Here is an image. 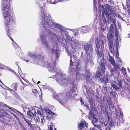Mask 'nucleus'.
Segmentation results:
<instances>
[{"mask_svg":"<svg viewBox=\"0 0 130 130\" xmlns=\"http://www.w3.org/2000/svg\"><path fill=\"white\" fill-rule=\"evenodd\" d=\"M66 52L67 53L68 55L70 56V58H71L70 60V67L69 68L70 70L69 73L70 76L69 78L67 77L66 74L63 72H61V70L59 68L57 70H55V67L56 66V63L54 61L51 62H48L46 63L44 61H40L39 62H36L38 60L37 58L33 59L32 61H34V62L35 63H39L42 67H47L48 71L50 72H54L55 74L53 76V78L56 80L57 82L59 84H60L62 86H65L68 85L69 84H70L72 85V89L67 94V96L69 98H72L74 96L75 94V91L76 89V84L74 83V81L76 78H83L85 77V75H82L80 73V67L79 65L78 64L76 66V69L74 70V68L71 67L73 66L72 60L73 59L76 60L77 58L75 55V51L74 49L72 48L71 51H69L67 49Z\"/></svg>","mask_w":130,"mask_h":130,"instance_id":"nucleus-1","label":"nucleus"},{"mask_svg":"<svg viewBox=\"0 0 130 130\" xmlns=\"http://www.w3.org/2000/svg\"><path fill=\"white\" fill-rule=\"evenodd\" d=\"M45 31L41 33L40 38L42 44L45 45L46 48L49 53H51L55 55L56 58H59V51L57 49V44L56 41L58 38L56 34L53 33L48 29L44 27Z\"/></svg>","mask_w":130,"mask_h":130,"instance_id":"nucleus-2","label":"nucleus"},{"mask_svg":"<svg viewBox=\"0 0 130 130\" xmlns=\"http://www.w3.org/2000/svg\"><path fill=\"white\" fill-rule=\"evenodd\" d=\"M117 26L118 28L120 29L121 27V25H117ZM115 34L117 40L115 51L116 53L117 52L118 53V55H116V57L117 58L118 61L119 60L121 61L120 60L119 58V54L118 52L119 43L120 42V36L119 34L118 28L116 25H110L109 27V31L107 35V39L108 42L109 51L113 54L114 53L115 54V53L113 47V36Z\"/></svg>","mask_w":130,"mask_h":130,"instance_id":"nucleus-3","label":"nucleus"},{"mask_svg":"<svg viewBox=\"0 0 130 130\" xmlns=\"http://www.w3.org/2000/svg\"><path fill=\"white\" fill-rule=\"evenodd\" d=\"M107 6L105 7V9L102 12L103 21V24H105L106 22V18L104 17V13L106 15L108 22L112 23L113 24H116V19L115 17H118L122 19V18L118 14L115 12V9L110 5L106 4Z\"/></svg>","mask_w":130,"mask_h":130,"instance_id":"nucleus-4","label":"nucleus"},{"mask_svg":"<svg viewBox=\"0 0 130 130\" xmlns=\"http://www.w3.org/2000/svg\"><path fill=\"white\" fill-rule=\"evenodd\" d=\"M101 38H97L96 39L95 41L96 48L95 52L96 54L98 56V60L101 58L102 61L104 60V55L103 52L101 51V48L100 45V42L101 41L103 45L105 44L106 42L105 39V37L101 35Z\"/></svg>","mask_w":130,"mask_h":130,"instance_id":"nucleus-5","label":"nucleus"},{"mask_svg":"<svg viewBox=\"0 0 130 130\" xmlns=\"http://www.w3.org/2000/svg\"><path fill=\"white\" fill-rule=\"evenodd\" d=\"M11 0H3V6L4 7L3 10L4 17L6 19L8 17L12 10L10 7V3Z\"/></svg>","mask_w":130,"mask_h":130,"instance_id":"nucleus-6","label":"nucleus"},{"mask_svg":"<svg viewBox=\"0 0 130 130\" xmlns=\"http://www.w3.org/2000/svg\"><path fill=\"white\" fill-rule=\"evenodd\" d=\"M104 60V59L103 61H102L101 58L99 60L98 59V60L100 61V65L99 67L100 71H99L97 72L96 75H95V77L96 79H97L98 78H101L100 77L102 75V73H104L105 72V62Z\"/></svg>","mask_w":130,"mask_h":130,"instance_id":"nucleus-7","label":"nucleus"},{"mask_svg":"<svg viewBox=\"0 0 130 130\" xmlns=\"http://www.w3.org/2000/svg\"><path fill=\"white\" fill-rule=\"evenodd\" d=\"M53 97L57 99L62 105H63L67 101L68 98L65 97L64 95L61 93L58 94L57 95L54 94Z\"/></svg>","mask_w":130,"mask_h":130,"instance_id":"nucleus-8","label":"nucleus"},{"mask_svg":"<svg viewBox=\"0 0 130 130\" xmlns=\"http://www.w3.org/2000/svg\"><path fill=\"white\" fill-rule=\"evenodd\" d=\"M121 80V79L118 80L116 82L113 81L111 83V85L114 90L119 89L122 87Z\"/></svg>","mask_w":130,"mask_h":130,"instance_id":"nucleus-9","label":"nucleus"},{"mask_svg":"<svg viewBox=\"0 0 130 130\" xmlns=\"http://www.w3.org/2000/svg\"><path fill=\"white\" fill-rule=\"evenodd\" d=\"M84 49L87 55H90L93 51L91 46L89 44L86 43L84 45Z\"/></svg>","mask_w":130,"mask_h":130,"instance_id":"nucleus-10","label":"nucleus"},{"mask_svg":"<svg viewBox=\"0 0 130 130\" xmlns=\"http://www.w3.org/2000/svg\"><path fill=\"white\" fill-rule=\"evenodd\" d=\"M108 55L109 56V60L111 63L114 66V69L116 70L120 69L119 63L118 62L116 63H115V60L113 57L110 56V55L109 54H108Z\"/></svg>","mask_w":130,"mask_h":130,"instance_id":"nucleus-11","label":"nucleus"},{"mask_svg":"<svg viewBox=\"0 0 130 130\" xmlns=\"http://www.w3.org/2000/svg\"><path fill=\"white\" fill-rule=\"evenodd\" d=\"M88 124L83 120H82L79 124L78 126L79 130H87Z\"/></svg>","mask_w":130,"mask_h":130,"instance_id":"nucleus-12","label":"nucleus"},{"mask_svg":"<svg viewBox=\"0 0 130 130\" xmlns=\"http://www.w3.org/2000/svg\"><path fill=\"white\" fill-rule=\"evenodd\" d=\"M44 111L47 114L46 118L48 120H50L52 118L53 116L56 115L54 113L52 112L48 109L45 108Z\"/></svg>","mask_w":130,"mask_h":130,"instance_id":"nucleus-13","label":"nucleus"},{"mask_svg":"<svg viewBox=\"0 0 130 130\" xmlns=\"http://www.w3.org/2000/svg\"><path fill=\"white\" fill-rule=\"evenodd\" d=\"M42 24H58L54 23L53 21L48 20L46 17H42V20L41 22Z\"/></svg>","mask_w":130,"mask_h":130,"instance_id":"nucleus-14","label":"nucleus"},{"mask_svg":"<svg viewBox=\"0 0 130 130\" xmlns=\"http://www.w3.org/2000/svg\"><path fill=\"white\" fill-rule=\"evenodd\" d=\"M38 108L35 106H33L32 108H30L29 111L27 113V114L31 116V113L32 116H35L36 113V110Z\"/></svg>","mask_w":130,"mask_h":130,"instance_id":"nucleus-15","label":"nucleus"},{"mask_svg":"<svg viewBox=\"0 0 130 130\" xmlns=\"http://www.w3.org/2000/svg\"><path fill=\"white\" fill-rule=\"evenodd\" d=\"M9 25H6V29L7 31V35L9 37L10 39L11 40L12 42L14 41L13 40L11 37H10V36L12 34L13 30L10 29V28L9 26Z\"/></svg>","mask_w":130,"mask_h":130,"instance_id":"nucleus-16","label":"nucleus"},{"mask_svg":"<svg viewBox=\"0 0 130 130\" xmlns=\"http://www.w3.org/2000/svg\"><path fill=\"white\" fill-rule=\"evenodd\" d=\"M108 125L109 127H116L117 126V125H116V121L112 119H109Z\"/></svg>","mask_w":130,"mask_h":130,"instance_id":"nucleus-17","label":"nucleus"},{"mask_svg":"<svg viewBox=\"0 0 130 130\" xmlns=\"http://www.w3.org/2000/svg\"><path fill=\"white\" fill-rule=\"evenodd\" d=\"M89 70H87L86 71L87 74V75L86 77V80L87 82H89V83H92L93 82V80H92L91 78V74L89 72Z\"/></svg>","mask_w":130,"mask_h":130,"instance_id":"nucleus-18","label":"nucleus"},{"mask_svg":"<svg viewBox=\"0 0 130 130\" xmlns=\"http://www.w3.org/2000/svg\"><path fill=\"white\" fill-rule=\"evenodd\" d=\"M96 116L95 115H93V119L92 122L94 127H97L99 125L98 124V122Z\"/></svg>","mask_w":130,"mask_h":130,"instance_id":"nucleus-19","label":"nucleus"},{"mask_svg":"<svg viewBox=\"0 0 130 130\" xmlns=\"http://www.w3.org/2000/svg\"><path fill=\"white\" fill-rule=\"evenodd\" d=\"M57 0H48V2L51 4H55L58 3V1ZM43 3V6H45L47 2L48 3V0H42Z\"/></svg>","mask_w":130,"mask_h":130,"instance_id":"nucleus-20","label":"nucleus"},{"mask_svg":"<svg viewBox=\"0 0 130 130\" xmlns=\"http://www.w3.org/2000/svg\"><path fill=\"white\" fill-rule=\"evenodd\" d=\"M38 114L39 115L38 116H39L41 118V123H42L43 122L45 121V120L44 119L45 116L43 113H41V111L39 110H38L37 111Z\"/></svg>","mask_w":130,"mask_h":130,"instance_id":"nucleus-21","label":"nucleus"},{"mask_svg":"<svg viewBox=\"0 0 130 130\" xmlns=\"http://www.w3.org/2000/svg\"><path fill=\"white\" fill-rule=\"evenodd\" d=\"M115 110L116 115L117 118L120 116H122V112L120 110L118 107L116 108Z\"/></svg>","mask_w":130,"mask_h":130,"instance_id":"nucleus-22","label":"nucleus"},{"mask_svg":"<svg viewBox=\"0 0 130 130\" xmlns=\"http://www.w3.org/2000/svg\"><path fill=\"white\" fill-rule=\"evenodd\" d=\"M87 26H83L81 27V29L83 33H85L88 31V29H87Z\"/></svg>","mask_w":130,"mask_h":130,"instance_id":"nucleus-23","label":"nucleus"},{"mask_svg":"<svg viewBox=\"0 0 130 130\" xmlns=\"http://www.w3.org/2000/svg\"><path fill=\"white\" fill-rule=\"evenodd\" d=\"M55 27L56 28L60 29V31L61 33L62 32L65 31L64 28L63 27L62 28L61 25H56Z\"/></svg>","mask_w":130,"mask_h":130,"instance_id":"nucleus-24","label":"nucleus"},{"mask_svg":"<svg viewBox=\"0 0 130 130\" xmlns=\"http://www.w3.org/2000/svg\"><path fill=\"white\" fill-rule=\"evenodd\" d=\"M118 69L119 70V69H117V70H116L115 69H111L110 72H111V74L112 75H113L114 74H114V73L115 72L117 73V74H118V75L119 74V72H118Z\"/></svg>","mask_w":130,"mask_h":130,"instance_id":"nucleus-25","label":"nucleus"},{"mask_svg":"<svg viewBox=\"0 0 130 130\" xmlns=\"http://www.w3.org/2000/svg\"><path fill=\"white\" fill-rule=\"evenodd\" d=\"M92 109H93L92 108L90 110V114H89L88 116V118L90 120L92 118L93 119V115L94 114V113H93V111L92 110Z\"/></svg>","mask_w":130,"mask_h":130,"instance_id":"nucleus-26","label":"nucleus"},{"mask_svg":"<svg viewBox=\"0 0 130 130\" xmlns=\"http://www.w3.org/2000/svg\"><path fill=\"white\" fill-rule=\"evenodd\" d=\"M90 55H88L87 56V58L85 60V63L86 65L87 63L89 62L90 60Z\"/></svg>","mask_w":130,"mask_h":130,"instance_id":"nucleus-27","label":"nucleus"},{"mask_svg":"<svg viewBox=\"0 0 130 130\" xmlns=\"http://www.w3.org/2000/svg\"><path fill=\"white\" fill-rule=\"evenodd\" d=\"M121 71L123 74L124 75H126L127 73L126 72V70L125 68L122 67L121 69Z\"/></svg>","mask_w":130,"mask_h":130,"instance_id":"nucleus-28","label":"nucleus"},{"mask_svg":"<svg viewBox=\"0 0 130 130\" xmlns=\"http://www.w3.org/2000/svg\"><path fill=\"white\" fill-rule=\"evenodd\" d=\"M12 44L15 49L18 48L19 49H20V48L19 47V46L15 41H13L12 42Z\"/></svg>","mask_w":130,"mask_h":130,"instance_id":"nucleus-29","label":"nucleus"},{"mask_svg":"<svg viewBox=\"0 0 130 130\" xmlns=\"http://www.w3.org/2000/svg\"><path fill=\"white\" fill-rule=\"evenodd\" d=\"M123 119L122 118H120L117 121V125H118L119 126L120 124L123 123Z\"/></svg>","mask_w":130,"mask_h":130,"instance_id":"nucleus-30","label":"nucleus"},{"mask_svg":"<svg viewBox=\"0 0 130 130\" xmlns=\"http://www.w3.org/2000/svg\"><path fill=\"white\" fill-rule=\"evenodd\" d=\"M101 26L102 31H104L106 29L107 25H101Z\"/></svg>","mask_w":130,"mask_h":130,"instance_id":"nucleus-31","label":"nucleus"},{"mask_svg":"<svg viewBox=\"0 0 130 130\" xmlns=\"http://www.w3.org/2000/svg\"><path fill=\"white\" fill-rule=\"evenodd\" d=\"M102 81L104 83H107L108 79L107 78H102Z\"/></svg>","mask_w":130,"mask_h":130,"instance_id":"nucleus-32","label":"nucleus"},{"mask_svg":"<svg viewBox=\"0 0 130 130\" xmlns=\"http://www.w3.org/2000/svg\"><path fill=\"white\" fill-rule=\"evenodd\" d=\"M45 12L44 9H43V10H42L41 11V13L43 14V17H46V14Z\"/></svg>","mask_w":130,"mask_h":130,"instance_id":"nucleus-33","label":"nucleus"},{"mask_svg":"<svg viewBox=\"0 0 130 130\" xmlns=\"http://www.w3.org/2000/svg\"><path fill=\"white\" fill-rule=\"evenodd\" d=\"M39 116H38L35 119V121L36 122H37L38 123L40 122V118Z\"/></svg>","mask_w":130,"mask_h":130,"instance_id":"nucleus-34","label":"nucleus"},{"mask_svg":"<svg viewBox=\"0 0 130 130\" xmlns=\"http://www.w3.org/2000/svg\"><path fill=\"white\" fill-rule=\"evenodd\" d=\"M28 55L31 58H34L35 57V56L32 53L30 52H29L28 53Z\"/></svg>","mask_w":130,"mask_h":130,"instance_id":"nucleus-35","label":"nucleus"},{"mask_svg":"<svg viewBox=\"0 0 130 130\" xmlns=\"http://www.w3.org/2000/svg\"><path fill=\"white\" fill-rule=\"evenodd\" d=\"M12 86L14 87V89L16 91L17 88V85L16 84H13L12 85Z\"/></svg>","mask_w":130,"mask_h":130,"instance_id":"nucleus-36","label":"nucleus"},{"mask_svg":"<svg viewBox=\"0 0 130 130\" xmlns=\"http://www.w3.org/2000/svg\"><path fill=\"white\" fill-rule=\"evenodd\" d=\"M11 18H9L6 21V24H8L10 21Z\"/></svg>","mask_w":130,"mask_h":130,"instance_id":"nucleus-37","label":"nucleus"},{"mask_svg":"<svg viewBox=\"0 0 130 130\" xmlns=\"http://www.w3.org/2000/svg\"><path fill=\"white\" fill-rule=\"evenodd\" d=\"M126 3L127 5L130 7V0H126Z\"/></svg>","mask_w":130,"mask_h":130,"instance_id":"nucleus-38","label":"nucleus"},{"mask_svg":"<svg viewBox=\"0 0 130 130\" xmlns=\"http://www.w3.org/2000/svg\"><path fill=\"white\" fill-rule=\"evenodd\" d=\"M108 2L110 3L111 5H114V2L113 1V0H109Z\"/></svg>","mask_w":130,"mask_h":130,"instance_id":"nucleus-39","label":"nucleus"},{"mask_svg":"<svg viewBox=\"0 0 130 130\" xmlns=\"http://www.w3.org/2000/svg\"><path fill=\"white\" fill-rule=\"evenodd\" d=\"M0 106H6V105L3 103L0 102Z\"/></svg>","mask_w":130,"mask_h":130,"instance_id":"nucleus-40","label":"nucleus"},{"mask_svg":"<svg viewBox=\"0 0 130 130\" xmlns=\"http://www.w3.org/2000/svg\"><path fill=\"white\" fill-rule=\"evenodd\" d=\"M48 130H53V127L51 125H49L48 127Z\"/></svg>","mask_w":130,"mask_h":130,"instance_id":"nucleus-41","label":"nucleus"},{"mask_svg":"<svg viewBox=\"0 0 130 130\" xmlns=\"http://www.w3.org/2000/svg\"><path fill=\"white\" fill-rule=\"evenodd\" d=\"M107 102L108 104L111 103V101L110 98H108L107 99Z\"/></svg>","mask_w":130,"mask_h":130,"instance_id":"nucleus-42","label":"nucleus"},{"mask_svg":"<svg viewBox=\"0 0 130 130\" xmlns=\"http://www.w3.org/2000/svg\"><path fill=\"white\" fill-rule=\"evenodd\" d=\"M32 92L33 93L35 94H36L38 93L37 90L36 89H34L33 90Z\"/></svg>","mask_w":130,"mask_h":130,"instance_id":"nucleus-43","label":"nucleus"},{"mask_svg":"<svg viewBox=\"0 0 130 130\" xmlns=\"http://www.w3.org/2000/svg\"><path fill=\"white\" fill-rule=\"evenodd\" d=\"M20 125L22 130H26V128L24 127L22 124H21Z\"/></svg>","mask_w":130,"mask_h":130,"instance_id":"nucleus-44","label":"nucleus"},{"mask_svg":"<svg viewBox=\"0 0 130 130\" xmlns=\"http://www.w3.org/2000/svg\"><path fill=\"white\" fill-rule=\"evenodd\" d=\"M5 66L3 64H1L0 63V68L1 69H3L4 68V67Z\"/></svg>","mask_w":130,"mask_h":130,"instance_id":"nucleus-45","label":"nucleus"},{"mask_svg":"<svg viewBox=\"0 0 130 130\" xmlns=\"http://www.w3.org/2000/svg\"><path fill=\"white\" fill-rule=\"evenodd\" d=\"M74 47L76 46H77L79 44L78 42H74Z\"/></svg>","mask_w":130,"mask_h":130,"instance_id":"nucleus-46","label":"nucleus"},{"mask_svg":"<svg viewBox=\"0 0 130 130\" xmlns=\"http://www.w3.org/2000/svg\"><path fill=\"white\" fill-rule=\"evenodd\" d=\"M110 109L112 108L113 107V106L111 103L108 104Z\"/></svg>","mask_w":130,"mask_h":130,"instance_id":"nucleus-47","label":"nucleus"},{"mask_svg":"<svg viewBox=\"0 0 130 130\" xmlns=\"http://www.w3.org/2000/svg\"><path fill=\"white\" fill-rule=\"evenodd\" d=\"M80 101L81 103V105H83L84 104L83 100L82 98L80 99Z\"/></svg>","mask_w":130,"mask_h":130,"instance_id":"nucleus-48","label":"nucleus"},{"mask_svg":"<svg viewBox=\"0 0 130 130\" xmlns=\"http://www.w3.org/2000/svg\"><path fill=\"white\" fill-rule=\"evenodd\" d=\"M128 94L126 93L127 94V95L128 96V97L130 99V91H129L128 92Z\"/></svg>","mask_w":130,"mask_h":130,"instance_id":"nucleus-49","label":"nucleus"},{"mask_svg":"<svg viewBox=\"0 0 130 130\" xmlns=\"http://www.w3.org/2000/svg\"><path fill=\"white\" fill-rule=\"evenodd\" d=\"M26 122L30 126L31 125V123L29 122L28 121L26 120Z\"/></svg>","mask_w":130,"mask_h":130,"instance_id":"nucleus-50","label":"nucleus"},{"mask_svg":"<svg viewBox=\"0 0 130 130\" xmlns=\"http://www.w3.org/2000/svg\"><path fill=\"white\" fill-rule=\"evenodd\" d=\"M90 63L91 65H93L94 64V63L93 61L92 60H90Z\"/></svg>","mask_w":130,"mask_h":130,"instance_id":"nucleus-51","label":"nucleus"},{"mask_svg":"<svg viewBox=\"0 0 130 130\" xmlns=\"http://www.w3.org/2000/svg\"><path fill=\"white\" fill-rule=\"evenodd\" d=\"M43 88L44 89H47L48 88V87L46 86H44V87H43Z\"/></svg>","mask_w":130,"mask_h":130,"instance_id":"nucleus-52","label":"nucleus"},{"mask_svg":"<svg viewBox=\"0 0 130 130\" xmlns=\"http://www.w3.org/2000/svg\"><path fill=\"white\" fill-rule=\"evenodd\" d=\"M84 106H85L87 108H89V106L87 104H85L84 105Z\"/></svg>","mask_w":130,"mask_h":130,"instance_id":"nucleus-53","label":"nucleus"},{"mask_svg":"<svg viewBox=\"0 0 130 130\" xmlns=\"http://www.w3.org/2000/svg\"><path fill=\"white\" fill-rule=\"evenodd\" d=\"M13 115L14 117V118H16V119L17 120H19L18 118L15 115H14L13 114Z\"/></svg>","mask_w":130,"mask_h":130,"instance_id":"nucleus-54","label":"nucleus"},{"mask_svg":"<svg viewBox=\"0 0 130 130\" xmlns=\"http://www.w3.org/2000/svg\"><path fill=\"white\" fill-rule=\"evenodd\" d=\"M127 12H128V14L129 15H130V10H127Z\"/></svg>","mask_w":130,"mask_h":130,"instance_id":"nucleus-55","label":"nucleus"},{"mask_svg":"<svg viewBox=\"0 0 130 130\" xmlns=\"http://www.w3.org/2000/svg\"><path fill=\"white\" fill-rule=\"evenodd\" d=\"M78 34V32H75L74 34V35L75 36L77 35Z\"/></svg>","mask_w":130,"mask_h":130,"instance_id":"nucleus-56","label":"nucleus"},{"mask_svg":"<svg viewBox=\"0 0 130 130\" xmlns=\"http://www.w3.org/2000/svg\"><path fill=\"white\" fill-rule=\"evenodd\" d=\"M64 0H58V2H62L63 1H64Z\"/></svg>","mask_w":130,"mask_h":130,"instance_id":"nucleus-57","label":"nucleus"},{"mask_svg":"<svg viewBox=\"0 0 130 130\" xmlns=\"http://www.w3.org/2000/svg\"><path fill=\"white\" fill-rule=\"evenodd\" d=\"M10 109H11V110H13V111L15 112L14 110H15V109H13V108H9Z\"/></svg>","mask_w":130,"mask_h":130,"instance_id":"nucleus-58","label":"nucleus"},{"mask_svg":"<svg viewBox=\"0 0 130 130\" xmlns=\"http://www.w3.org/2000/svg\"><path fill=\"white\" fill-rule=\"evenodd\" d=\"M17 111L19 113H20V114L21 115H23V114L21 113H20V112H19L18 111Z\"/></svg>","mask_w":130,"mask_h":130,"instance_id":"nucleus-59","label":"nucleus"},{"mask_svg":"<svg viewBox=\"0 0 130 130\" xmlns=\"http://www.w3.org/2000/svg\"><path fill=\"white\" fill-rule=\"evenodd\" d=\"M101 0H99V1H98V3H99V4H100V2H101ZM102 1H103V0H102Z\"/></svg>","mask_w":130,"mask_h":130,"instance_id":"nucleus-60","label":"nucleus"},{"mask_svg":"<svg viewBox=\"0 0 130 130\" xmlns=\"http://www.w3.org/2000/svg\"><path fill=\"white\" fill-rule=\"evenodd\" d=\"M11 71L12 72H14V73H15V72L14 71H13V70H12Z\"/></svg>","mask_w":130,"mask_h":130,"instance_id":"nucleus-61","label":"nucleus"},{"mask_svg":"<svg viewBox=\"0 0 130 130\" xmlns=\"http://www.w3.org/2000/svg\"><path fill=\"white\" fill-rule=\"evenodd\" d=\"M93 108L94 109V111H95V112H96V110H95V109L94 107H93Z\"/></svg>","mask_w":130,"mask_h":130,"instance_id":"nucleus-62","label":"nucleus"},{"mask_svg":"<svg viewBox=\"0 0 130 130\" xmlns=\"http://www.w3.org/2000/svg\"><path fill=\"white\" fill-rule=\"evenodd\" d=\"M127 69H128V70L129 71V72L130 73V71L129 70V69L128 68Z\"/></svg>","mask_w":130,"mask_h":130,"instance_id":"nucleus-63","label":"nucleus"},{"mask_svg":"<svg viewBox=\"0 0 130 130\" xmlns=\"http://www.w3.org/2000/svg\"><path fill=\"white\" fill-rule=\"evenodd\" d=\"M40 81H38V83L37 84H39V83H40Z\"/></svg>","mask_w":130,"mask_h":130,"instance_id":"nucleus-64","label":"nucleus"}]
</instances>
